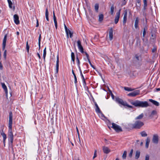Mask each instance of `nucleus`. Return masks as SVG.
I'll return each instance as SVG.
<instances>
[{"mask_svg":"<svg viewBox=\"0 0 160 160\" xmlns=\"http://www.w3.org/2000/svg\"><path fill=\"white\" fill-rule=\"evenodd\" d=\"M130 103L132 104L136 107L146 108L149 106L148 102L147 101L143 102L139 100L133 101L132 100L130 101Z\"/></svg>","mask_w":160,"mask_h":160,"instance_id":"f257e3e1","label":"nucleus"},{"mask_svg":"<svg viewBox=\"0 0 160 160\" xmlns=\"http://www.w3.org/2000/svg\"><path fill=\"white\" fill-rule=\"evenodd\" d=\"M77 43L78 46L80 51L82 53H84L87 57L88 61L90 60L89 59V55L86 52H84L83 48L82 47L81 44V42L79 40H78V41Z\"/></svg>","mask_w":160,"mask_h":160,"instance_id":"f03ea898","label":"nucleus"},{"mask_svg":"<svg viewBox=\"0 0 160 160\" xmlns=\"http://www.w3.org/2000/svg\"><path fill=\"white\" fill-rule=\"evenodd\" d=\"M144 125L143 123L140 121H136L132 125V127L133 128L139 129Z\"/></svg>","mask_w":160,"mask_h":160,"instance_id":"7ed1b4c3","label":"nucleus"},{"mask_svg":"<svg viewBox=\"0 0 160 160\" xmlns=\"http://www.w3.org/2000/svg\"><path fill=\"white\" fill-rule=\"evenodd\" d=\"M112 127L117 132L122 131L121 128L117 124L112 123Z\"/></svg>","mask_w":160,"mask_h":160,"instance_id":"20e7f679","label":"nucleus"},{"mask_svg":"<svg viewBox=\"0 0 160 160\" xmlns=\"http://www.w3.org/2000/svg\"><path fill=\"white\" fill-rule=\"evenodd\" d=\"M8 136L9 138L10 139L11 143L12 144L13 140V136L12 131V128H9Z\"/></svg>","mask_w":160,"mask_h":160,"instance_id":"39448f33","label":"nucleus"},{"mask_svg":"<svg viewBox=\"0 0 160 160\" xmlns=\"http://www.w3.org/2000/svg\"><path fill=\"white\" fill-rule=\"evenodd\" d=\"M12 114L11 112L9 113V128H12Z\"/></svg>","mask_w":160,"mask_h":160,"instance_id":"423d86ee","label":"nucleus"},{"mask_svg":"<svg viewBox=\"0 0 160 160\" xmlns=\"http://www.w3.org/2000/svg\"><path fill=\"white\" fill-rule=\"evenodd\" d=\"M140 93V91L139 90H137L134 91L128 94V96L134 97L136 96L139 94Z\"/></svg>","mask_w":160,"mask_h":160,"instance_id":"0eeeda50","label":"nucleus"},{"mask_svg":"<svg viewBox=\"0 0 160 160\" xmlns=\"http://www.w3.org/2000/svg\"><path fill=\"white\" fill-rule=\"evenodd\" d=\"M115 100L116 101V102H117L119 104H121L123 106H124L126 102L123 101L122 99L119 98L118 97H116L115 98Z\"/></svg>","mask_w":160,"mask_h":160,"instance_id":"6e6552de","label":"nucleus"},{"mask_svg":"<svg viewBox=\"0 0 160 160\" xmlns=\"http://www.w3.org/2000/svg\"><path fill=\"white\" fill-rule=\"evenodd\" d=\"M121 9H120L118 12L116 13V16L115 18L114 22L115 24H117L118 22L120 17Z\"/></svg>","mask_w":160,"mask_h":160,"instance_id":"1a4fd4ad","label":"nucleus"},{"mask_svg":"<svg viewBox=\"0 0 160 160\" xmlns=\"http://www.w3.org/2000/svg\"><path fill=\"white\" fill-rule=\"evenodd\" d=\"M152 142L155 144H157L158 142V136L157 134H155L153 135Z\"/></svg>","mask_w":160,"mask_h":160,"instance_id":"9d476101","label":"nucleus"},{"mask_svg":"<svg viewBox=\"0 0 160 160\" xmlns=\"http://www.w3.org/2000/svg\"><path fill=\"white\" fill-rule=\"evenodd\" d=\"M127 11L125 10L124 12V16L123 18V24L124 25L127 21Z\"/></svg>","mask_w":160,"mask_h":160,"instance_id":"9b49d317","label":"nucleus"},{"mask_svg":"<svg viewBox=\"0 0 160 160\" xmlns=\"http://www.w3.org/2000/svg\"><path fill=\"white\" fill-rule=\"evenodd\" d=\"M14 21L16 24H18L20 22L19 20V17L18 15L15 14L14 15Z\"/></svg>","mask_w":160,"mask_h":160,"instance_id":"f8f14e48","label":"nucleus"},{"mask_svg":"<svg viewBox=\"0 0 160 160\" xmlns=\"http://www.w3.org/2000/svg\"><path fill=\"white\" fill-rule=\"evenodd\" d=\"M109 39L111 41L113 38V29L112 28H111L109 29Z\"/></svg>","mask_w":160,"mask_h":160,"instance_id":"ddd939ff","label":"nucleus"},{"mask_svg":"<svg viewBox=\"0 0 160 160\" xmlns=\"http://www.w3.org/2000/svg\"><path fill=\"white\" fill-rule=\"evenodd\" d=\"M6 41L7 35H5L4 37L2 42V49L3 50H4L5 49V48Z\"/></svg>","mask_w":160,"mask_h":160,"instance_id":"4468645a","label":"nucleus"},{"mask_svg":"<svg viewBox=\"0 0 160 160\" xmlns=\"http://www.w3.org/2000/svg\"><path fill=\"white\" fill-rule=\"evenodd\" d=\"M59 59L58 55L57 58V61H56V72L58 73V72L59 70Z\"/></svg>","mask_w":160,"mask_h":160,"instance_id":"2eb2a0df","label":"nucleus"},{"mask_svg":"<svg viewBox=\"0 0 160 160\" xmlns=\"http://www.w3.org/2000/svg\"><path fill=\"white\" fill-rule=\"evenodd\" d=\"M102 149L104 152L106 154H108L111 151L110 150L108 147L105 146L102 147Z\"/></svg>","mask_w":160,"mask_h":160,"instance_id":"dca6fc26","label":"nucleus"},{"mask_svg":"<svg viewBox=\"0 0 160 160\" xmlns=\"http://www.w3.org/2000/svg\"><path fill=\"white\" fill-rule=\"evenodd\" d=\"M149 101L156 106H158L159 105V103L155 100L152 99H149Z\"/></svg>","mask_w":160,"mask_h":160,"instance_id":"f3484780","label":"nucleus"},{"mask_svg":"<svg viewBox=\"0 0 160 160\" xmlns=\"http://www.w3.org/2000/svg\"><path fill=\"white\" fill-rule=\"evenodd\" d=\"M53 20H54V22L55 23V28L57 29V27H58L57 22V20H56V18L55 16L54 11L53 12Z\"/></svg>","mask_w":160,"mask_h":160,"instance_id":"a211bd4d","label":"nucleus"},{"mask_svg":"<svg viewBox=\"0 0 160 160\" xmlns=\"http://www.w3.org/2000/svg\"><path fill=\"white\" fill-rule=\"evenodd\" d=\"M2 87L4 90L6 96H7L8 95V90L6 86L4 83H1Z\"/></svg>","mask_w":160,"mask_h":160,"instance_id":"6ab92c4d","label":"nucleus"},{"mask_svg":"<svg viewBox=\"0 0 160 160\" xmlns=\"http://www.w3.org/2000/svg\"><path fill=\"white\" fill-rule=\"evenodd\" d=\"M94 103L96 107L95 110L96 112H101V110L97 103L96 102H94Z\"/></svg>","mask_w":160,"mask_h":160,"instance_id":"aec40b11","label":"nucleus"},{"mask_svg":"<svg viewBox=\"0 0 160 160\" xmlns=\"http://www.w3.org/2000/svg\"><path fill=\"white\" fill-rule=\"evenodd\" d=\"M157 114V112L155 110H153L152 112L149 116L151 118H152L154 116L156 115Z\"/></svg>","mask_w":160,"mask_h":160,"instance_id":"412c9836","label":"nucleus"},{"mask_svg":"<svg viewBox=\"0 0 160 160\" xmlns=\"http://www.w3.org/2000/svg\"><path fill=\"white\" fill-rule=\"evenodd\" d=\"M150 142V139L148 138H147L146 140V143L145 145V147L147 148H148L149 144V143Z\"/></svg>","mask_w":160,"mask_h":160,"instance_id":"4be33fe9","label":"nucleus"},{"mask_svg":"<svg viewBox=\"0 0 160 160\" xmlns=\"http://www.w3.org/2000/svg\"><path fill=\"white\" fill-rule=\"evenodd\" d=\"M137 4H136V6L137 9H138L140 8L141 6V0H137Z\"/></svg>","mask_w":160,"mask_h":160,"instance_id":"5701e85b","label":"nucleus"},{"mask_svg":"<svg viewBox=\"0 0 160 160\" xmlns=\"http://www.w3.org/2000/svg\"><path fill=\"white\" fill-rule=\"evenodd\" d=\"M140 152L139 151H137L136 152V154H135V158L136 159H138L140 157Z\"/></svg>","mask_w":160,"mask_h":160,"instance_id":"b1692460","label":"nucleus"},{"mask_svg":"<svg viewBox=\"0 0 160 160\" xmlns=\"http://www.w3.org/2000/svg\"><path fill=\"white\" fill-rule=\"evenodd\" d=\"M148 29L147 27L146 24H144V27L143 28V36L144 37L146 34V30H147Z\"/></svg>","mask_w":160,"mask_h":160,"instance_id":"393cba45","label":"nucleus"},{"mask_svg":"<svg viewBox=\"0 0 160 160\" xmlns=\"http://www.w3.org/2000/svg\"><path fill=\"white\" fill-rule=\"evenodd\" d=\"M45 16L47 20L48 21H49V18H48V10L47 8H46V12H45Z\"/></svg>","mask_w":160,"mask_h":160,"instance_id":"a878e982","label":"nucleus"},{"mask_svg":"<svg viewBox=\"0 0 160 160\" xmlns=\"http://www.w3.org/2000/svg\"><path fill=\"white\" fill-rule=\"evenodd\" d=\"M135 58L137 61H140L141 60V56L139 55H136L135 57Z\"/></svg>","mask_w":160,"mask_h":160,"instance_id":"bb28decb","label":"nucleus"},{"mask_svg":"<svg viewBox=\"0 0 160 160\" xmlns=\"http://www.w3.org/2000/svg\"><path fill=\"white\" fill-rule=\"evenodd\" d=\"M103 15L102 14H101L99 15V21L100 22H102L103 20Z\"/></svg>","mask_w":160,"mask_h":160,"instance_id":"cd10ccee","label":"nucleus"},{"mask_svg":"<svg viewBox=\"0 0 160 160\" xmlns=\"http://www.w3.org/2000/svg\"><path fill=\"white\" fill-rule=\"evenodd\" d=\"M114 6L113 5H112L110 8V13L112 15L114 12Z\"/></svg>","mask_w":160,"mask_h":160,"instance_id":"c85d7f7f","label":"nucleus"},{"mask_svg":"<svg viewBox=\"0 0 160 160\" xmlns=\"http://www.w3.org/2000/svg\"><path fill=\"white\" fill-rule=\"evenodd\" d=\"M72 73L73 74V75L74 77V80H75L74 83L75 84H76L77 82V77H76V75H75V74L73 71V70H72Z\"/></svg>","mask_w":160,"mask_h":160,"instance_id":"c756f323","label":"nucleus"},{"mask_svg":"<svg viewBox=\"0 0 160 160\" xmlns=\"http://www.w3.org/2000/svg\"><path fill=\"white\" fill-rule=\"evenodd\" d=\"M140 134L143 137H146L147 136V134L145 131L141 132Z\"/></svg>","mask_w":160,"mask_h":160,"instance_id":"7c9ffc66","label":"nucleus"},{"mask_svg":"<svg viewBox=\"0 0 160 160\" xmlns=\"http://www.w3.org/2000/svg\"><path fill=\"white\" fill-rule=\"evenodd\" d=\"M95 9V11L97 12H98V8H99V5L98 3H96L95 4L94 6Z\"/></svg>","mask_w":160,"mask_h":160,"instance_id":"2f4dec72","label":"nucleus"},{"mask_svg":"<svg viewBox=\"0 0 160 160\" xmlns=\"http://www.w3.org/2000/svg\"><path fill=\"white\" fill-rule=\"evenodd\" d=\"M143 117V113H142L139 116L137 117L135 119L136 120L141 119Z\"/></svg>","mask_w":160,"mask_h":160,"instance_id":"473e14b6","label":"nucleus"},{"mask_svg":"<svg viewBox=\"0 0 160 160\" xmlns=\"http://www.w3.org/2000/svg\"><path fill=\"white\" fill-rule=\"evenodd\" d=\"M127 152L126 151H125L122 155V158L123 159H125L127 157Z\"/></svg>","mask_w":160,"mask_h":160,"instance_id":"72a5a7b5","label":"nucleus"},{"mask_svg":"<svg viewBox=\"0 0 160 160\" xmlns=\"http://www.w3.org/2000/svg\"><path fill=\"white\" fill-rule=\"evenodd\" d=\"M124 89L125 90L128 91H133L134 90V89H132L130 88H128L127 87H124Z\"/></svg>","mask_w":160,"mask_h":160,"instance_id":"f704fd0d","label":"nucleus"},{"mask_svg":"<svg viewBox=\"0 0 160 160\" xmlns=\"http://www.w3.org/2000/svg\"><path fill=\"white\" fill-rule=\"evenodd\" d=\"M46 48L45 47L43 50V58L44 60H45V57H46Z\"/></svg>","mask_w":160,"mask_h":160,"instance_id":"c9c22d12","label":"nucleus"},{"mask_svg":"<svg viewBox=\"0 0 160 160\" xmlns=\"http://www.w3.org/2000/svg\"><path fill=\"white\" fill-rule=\"evenodd\" d=\"M8 1L9 4V7L10 8H12V3L11 1V0H8Z\"/></svg>","mask_w":160,"mask_h":160,"instance_id":"e433bc0d","label":"nucleus"},{"mask_svg":"<svg viewBox=\"0 0 160 160\" xmlns=\"http://www.w3.org/2000/svg\"><path fill=\"white\" fill-rule=\"evenodd\" d=\"M71 56L72 60L73 62H74L75 61V56L73 52L71 53Z\"/></svg>","mask_w":160,"mask_h":160,"instance_id":"4c0bfd02","label":"nucleus"},{"mask_svg":"<svg viewBox=\"0 0 160 160\" xmlns=\"http://www.w3.org/2000/svg\"><path fill=\"white\" fill-rule=\"evenodd\" d=\"M144 3V9L145 10L146 9V7L147 6V0H143Z\"/></svg>","mask_w":160,"mask_h":160,"instance_id":"58836bf2","label":"nucleus"},{"mask_svg":"<svg viewBox=\"0 0 160 160\" xmlns=\"http://www.w3.org/2000/svg\"><path fill=\"white\" fill-rule=\"evenodd\" d=\"M41 39V34H40L38 38V46L39 47V49H40V41Z\"/></svg>","mask_w":160,"mask_h":160,"instance_id":"ea45409f","label":"nucleus"},{"mask_svg":"<svg viewBox=\"0 0 160 160\" xmlns=\"http://www.w3.org/2000/svg\"><path fill=\"white\" fill-rule=\"evenodd\" d=\"M97 113H99L100 114L99 116L101 118H106L104 116V114L102 113V112H101H101H97Z\"/></svg>","mask_w":160,"mask_h":160,"instance_id":"a19ab883","label":"nucleus"},{"mask_svg":"<svg viewBox=\"0 0 160 160\" xmlns=\"http://www.w3.org/2000/svg\"><path fill=\"white\" fill-rule=\"evenodd\" d=\"M68 34H69V37L70 38H72L73 36V32H72L70 30L68 31Z\"/></svg>","mask_w":160,"mask_h":160,"instance_id":"79ce46f5","label":"nucleus"},{"mask_svg":"<svg viewBox=\"0 0 160 160\" xmlns=\"http://www.w3.org/2000/svg\"><path fill=\"white\" fill-rule=\"evenodd\" d=\"M29 46L28 44V42L27 41L26 43V50L28 53H29Z\"/></svg>","mask_w":160,"mask_h":160,"instance_id":"37998d69","label":"nucleus"},{"mask_svg":"<svg viewBox=\"0 0 160 160\" xmlns=\"http://www.w3.org/2000/svg\"><path fill=\"white\" fill-rule=\"evenodd\" d=\"M124 106H126L127 107H128V108H132V106H130V105H129L126 102H125L124 104Z\"/></svg>","mask_w":160,"mask_h":160,"instance_id":"c03bdc74","label":"nucleus"},{"mask_svg":"<svg viewBox=\"0 0 160 160\" xmlns=\"http://www.w3.org/2000/svg\"><path fill=\"white\" fill-rule=\"evenodd\" d=\"M133 149H132L131 150L130 152V153L129 154L128 156H129V157H130V158H131L132 157V153H133Z\"/></svg>","mask_w":160,"mask_h":160,"instance_id":"a18cd8bd","label":"nucleus"},{"mask_svg":"<svg viewBox=\"0 0 160 160\" xmlns=\"http://www.w3.org/2000/svg\"><path fill=\"white\" fill-rule=\"evenodd\" d=\"M109 92H110V93L112 97V99H114V95H113V93H112V91L111 90H109Z\"/></svg>","mask_w":160,"mask_h":160,"instance_id":"49530a36","label":"nucleus"},{"mask_svg":"<svg viewBox=\"0 0 160 160\" xmlns=\"http://www.w3.org/2000/svg\"><path fill=\"white\" fill-rule=\"evenodd\" d=\"M76 59L77 61V63L78 64V67L79 69V68H81L80 67V62L79 59L78 57H77Z\"/></svg>","mask_w":160,"mask_h":160,"instance_id":"de8ad7c7","label":"nucleus"},{"mask_svg":"<svg viewBox=\"0 0 160 160\" xmlns=\"http://www.w3.org/2000/svg\"><path fill=\"white\" fill-rule=\"evenodd\" d=\"M79 70L80 71V74H81V76L82 78V80L84 79H84V76H83V74H82V72L81 68H79Z\"/></svg>","mask_w":160,"mask_h":160,"instance_id":"09e8293b","label":"nucleus"},{"mask_svg":"<svg viewBox=\"0 0 160 160\" xmlns=\"http://www.w3.org/2000/svg\"><path fill=\"white\" fill-rule=\"evenodd\" d=\"M6 55H7V50H5L4 51V54H3V56L5 59H6Z\"/></svg>","mask_w":160,"mask_h":160,"instance_id":"8fccbe9b","label":"nucleus"},{"mask_svg":"<svg viewBox=\"0 0 160 160\" xmlns=\"http://www.w3.org/2000/svg\"><path fill=\"white\" fill-rule=\"evenodd\" d=\"M2 136L3 138V140H6L7 138L6 134L5 133H3V134H2Z\"/></svg>","mask_w":160,"mask_h":160,"instance_id":"3c124183","label":"nucleus"},{"mask_svg":"<svg viewBox=\"0 0 160 160\" xmlns=\"http://www.w3.org/2000/svg\"><path fill=\"white\" fill-rule=\"evenodd\" d=\"M140 40L138 38H137V43L138 45L139 44V45H140Z\"/></svg>","mask_w":160,"mask_h":160,"instance_id":"603ef678","label":"nucleus"},{"mask_svg":"<svg viewBox=\"0 0 160 160\" xmlns=\"http://www.w3.org/2000/svg\"><path fill=\"white\" fill-rule=\"evenodd\" d=\"M138 22H139L138 18V17H137L136 18V19L135 20V23L138 24Z\"/></svg>","mask_w":160,"mask_h":160,"instance_id":"864d4df0","label":"nucleus"},{"mask_svg":"<svg viewBox=\"0 0 160 160\" xmlns=\"http://www.w3.org/2000/svg\"><path fill=\"white\" fill-rule=\"evenodd\" d=\"M97 151H96V150H95L94 151V155L93 157V158L94 159L95 158L97 157Z\"/></svg>","mask_w":160,"mask_h":160,"instance_id":"5fc2aeb1","label":"nucleus"},{"mask_svg":"<svg viewBox=\"0 0 160 160\" xmlns=\"http://www.w3.org/2000/svg\"><path fill=\"white\" fill-rule=\"evenodd\" d=\"M89 63L90 64V65L94 69H95V68L94 66L91 63L90 60L88 61Z\"/></svg>","mask_w":160,"mask_h":160,"instance_id":"6e6d98bb","label":"nucleus"},{"mask_svg":"<svg viewBox=\"0 0 160 160\" xmlns=\"http://www.w3.org/2000/svg\"><path fill=\"white\" fill-rule=\"evenodd\" d=\"M145 160H149V156L148 155L146 156Z\"/></svg>","mask_w":160,"mask_h":160,"instance_id":"4d7b16f0","label":"nucleus"},{"mask_svg":"<svg viewBox=\"0 0 160 160\" xmlns=\"http://www.w3.org/2000/svg\"><path fill=\"white\" fill-rule=\"evenodd\" d=\"M64 26L66 32H68V31H69V30L68 29V28L65 24H64Z\"/></svg>","mask_w":160,"mask_h":160,"instance_id":"13d9d810","label":"nucleus"},{"mask_svg":"<svg viewBox=\"0 0 160 160\" xmlns=\"http://www.w3.org/2000/svg\"><path fill=\"white\" fill-rule=\"evenodd\" d=\"M76 130H77V133H78V138H79V136H79V131H78V128L77 127H76Z\"/></svg>","mask_w":160,"mask_h":160,"instance_id":"bf43d9fd","label":"nucleus"},{"mask_svg":"<svg viewBox=\"0 0 160 160\" xmlns=\"http://www.w3.org/2000/svg\"><path fill=\"white\" fill-rule=\"evenodd\" d=\"M156 51V49L155 48H154L152 50V52H155Z\"/></svg>","mask_w":160,"mask_h":160,"instance_id":"052dcab7","label":"nucleus"},{"mask_svg":"<svg viewBox=\"0 0 160 160\" xmlns=\"http://www.w3.org/2000/svg\"><path fill=\"white\" fill-rule=\"evenodd\" d=\"M38 26H39L38 22V19H37V24L36 25V27H38Z\"/></svg>","mask_w":160,"mask_h":160,"instance_id":"680f3d73","label":"nucleus"},{"mask_svg":"<svg viewBox=\"0 0 160 160\" xmlns=\"http://www.w3.org/2000/svg\"><path fill=\"white\" fill-rule=\"evenodd\" d=\"M66 32V35H67V38H69V35H68V32Z\"/></svg>","mask_w":160,"mask_h":160,"instance_id":"e2e57ef3","label":"nucleus"},{"mask_svg":"<svg viewBox=\"0 0 160 160\" xmlns=\"http://www.w3.org/2000/svg\"><path fill=\"white\" fill-rule=\"evenodd\" d=\"M138 24H134V26L135 28L137 29L138 27Z\"/></svg>","mask_w":160,"mask_h":160,"instance_id":"0e129e2a","label":"nucleus"},{"mask_svg":"<svg viewBox=\"0 0 160 160\" xmlns=\"http://www.w3.org/2000/svg\"><path fill=\"white\" fill-rule=\"evenodd\" d=\"M2 64L1 63V62H0V69H2Z\"/></svg>","mask_w":160,"mask_h":160,"instance_id":"69168bd1","label":"nucleus"},{"mask_svg":"<svg viewBox=\"0 0 160 160\" xmlns=\"http://www.w3.org/2000/svg\"><path fill=\"white\" fill-rule=\"evenodd\" d=\"M3 133H4L3 132V129H2L1 131V134L2 135L3 134Z\"/></svg>","mask_w":160,"mask_h":160,"instance_id":"338daca9","label":"nucleus"},{"mask_svg":"<svg viewBox=\"0 0 160 160\" xmlns=\"http://www.w3.org/2000/svg\"><path fill=\"white\" fill-rule=\"evenodd\" d=\"M156 90L157 91H160V88H156Z\"/></svg>","mask_w":160,"mask_h":160,"instance_id":"774afa93","label":"nucleus"}]
</instances>
